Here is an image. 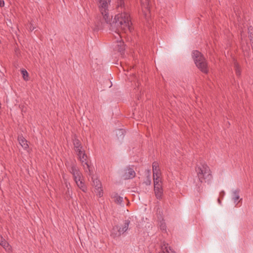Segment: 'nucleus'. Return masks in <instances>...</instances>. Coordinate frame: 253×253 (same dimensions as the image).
<instances>
[{"label": "nucleus", "instance_id": "nucleus-23", "mask_svg": "<svg viewBox=\"0 0 253 253\" xmlns=\"http://www.w3.org/2000/svg\"><path fill=\"white\" fill-rule=\"evenodd\" d=\"M166 252L164 251H163L161 252H160L159 253H170L169 251H171V253H173V252L171 250L170 247H166Z\"/></svg>", "mask_w": 253, "mask_h": 253}, {"label": "nucleus", "instance_id": "nucleus-7", "mask_svg": "<svg viewBox=\"0 0 253 253\" xmlns=\"http://www.w3.org/2000/svg\"><path fill=\"white\" fill-rule=\"evenodd\" d=\"M136 173L133 169L127 167L124 170V173L123 174V177L124 179H132L135 176Z\"/></svg>", "mask_w": 253, "mask_h": 253}, {"label": "nucleus", "instance_id": "nucleus-14", "mask_svg": "<svg viewBox=\"0 0 253 253\" xmlns=\"http://www.w3.org/2000/svg\"><path fill=\"white\" fill-rule=\"evenodd\" d=\"M74 149L78 157H81V155H84V154H85V152L83 149V146L77 147L74 148Z\"/></svg>", "mask_w": 253, "mask_h": 253}, {"label": "nucleus", "instance_id": "nucleus-17", "mask_svg": "<svg viewBox=\"0 0 253 253\" xmlns=\"http://www.w3.org/2000/svg\"><path fill=\"white\" fill-rule=\"evenodd\" d=\"M140 2L142 8H145L148 10H149V0H140Z\"/></svg>", "mask_w": 253, "mask_h": 253}, {"label": "nucleus", "instance_id": "nucleus-16", "mask_svg": "<svg viewBox=\"0 0 253 253\" xmlns=\"http://www.w3.org/2000/svg\"><path fill=\"white\" fill-rule=\"evenodd\" d=\"M234 68L236 75L239 77L241 74V70L239 64L237 62H234Z\"/></svg>", "mask_w": 253, "mask_h": 253}, {"label": "nucleus", "instance_id": "nucleus-9", "mask_svg": "<svg viewBox=\"0 0 253 253\" xmlns=\"http://www.w3.org/2000/svg\"><path fill=\"white\" fill-rule=\"evenodd\" d=\"M79 158L82 163V165L84 167V169L86 172H90V167L89 165L88 161L87 160V156L85 154L84 155H81V157H79Z\"/></svg>", "mask_w": 253, "mask_h": 253}, {"label": "nucleus", "instance_id": "nucleus-12", "mask_svg": "<svg viewBox=\"0 0 253 253\" xmlns=\"http://www.w3.org/2000/svg\"><path fill=\"white\" fill-rule=\"evenodd\" d=\"M80 180L78 179L75 181L78 187L84 192H86L87 191V188L84 184V180L83 178V176L80 178Z\"/></svg>", "mask_w": 253, "mask_h": 253}, {"label": "nucleus", "instance_id": "nucleus-8", "mask_svg": "<svg viewBox=\"0 0 253 253\" xmlns=\"http://www.w3.org/2000/svg\"><path fill=\"white\" fill-rule=\"evenodd\" d=\"M79 158L82 163V165L84 167V169L86 172H90V167L89 165L88 161L87 160V156L85 154L84 155H81V157H79Z\"/></svg>", "mask_w": 253, "mask_h": 253}, {"label": "nucleus", "instance_id": "nucleus-26", "mask_svg": "<svg viewBox=\"0 0 253 253\" xmlns=\"http://www.w3.org/2000/svg\"><path fill=\"white\" fill-rule=\"evenodd\" d=\"M98 191V195L99 197H101L103 196V190L102 189L101 187L99 189H96Z\"/></svg>", "mask_w": 253, "mask_h": 253}, {"label": "nucleus", "instance_id": "nucleus-29", "mask_svg": "<svg viewBox=\"0 0 253 253\" xmlns=\"http://www.w3.org/2000/svg\"><path fill=\"white\" fill-rule=\"evenodd\" d=\"M152 170H153V173L160 172V170L159 168L152 169Z\"/></svg>", "mask_w": 253, "mask_h": 253}, {"label": "nucleus", "instance_id": "nucleus-21", "mask_svg": "<svg viewBox=\"0 0 253 253\" xmlns=\"http://www.w3.org/2000/svg\"><path fill=\"white\" fill-rule=\"evenodd\" d=\"M21 73L23 75V79H24V80L28 81V73L27 71L26 70H23L21 71Z\"/></svg>", "mask_w": 253, "mask_h": 253}, {"label": "nucleus", "instance_id": "nucleus-19", "mask_svg": "<svg viewBox=\"0 0 253 253\" xmlns=\"http://www.w3.org/2000/svg\"><path fill=\"white\" fill-rule=\"evenodd\" d=\"M240 196H239V190H235L233 192V200L234 202V203H236L237 202V201L239 199Z\"/></svg>", "mask_w": 253, "mask_h": 253}, {"label": "nucleus", "instance_id": "nucleus-33", "mask_svg": "<svg viewBox=\"0 0 253 253\" xmlns=\"http://www.w3.org/2000/svg\"><path fill=\"white\" fill-rule=\"evenodd\" d=\"M29 29L31 31H32L34 30L35 28L34 27H32V25L31 24V26H30Z\"/></svg>", "mask_w": 253, "mask_h": 253}, {"label": "nucleus", "instance_id": "nucleus-1", "mask_svg": "<svg viewBox=\"0 0 253 253\" xmlns=\"http://www.w3.org/2000/svg\"><path fill=\"white\" fill-rule=\"evenodd\" d=\"M98 8L100 13L103 17L105 22L110 25V29L116 33L121 32L126 33L127 31L131 32L132 23L129 11H124L117 14L112 23V16L109 14L108 7L111 0H98Z\"/></svg>", "mask_w": 253, "mask_h": 253}, {"label": "nucleus", "instance_id": "nucleus-2", "mask_svg": "<svg viewBox=\"0 0 253 253\" xmlns=\"http://www.w3.org/2000/svg\"><path fill=\"white\" fill-rule=\"evenodd\" d=\"M192 57L197 68L203 73L208 74L209 70L208 63L202 53L198 50H194Z\"/></svg>", "mask_w": 253, "mask_h": 253}, {"label": "nucleus", "instance_id": "nucleus-10", "mask_svg": "<svg viewBox=\"0 0 253 253\" xmlns=\"http://www.w3.org/2000/svg\"><path fill=\"white\" fill-rule=\"evenodd\" d=\"M0 245L5 249L6 252L8 253L12 252V247L1 235H0Z\"/></svg>", "mask_w": 253, "mask_h": 253}, {"label": "nucleus", "instance_id": "nucleus-36", "mask_svg": "<svg viewBox=\"0 0 253 253\" xmlns=\"http://www.w3.org/2000/svg\"><path fill=\"white\" fill-rule=\"evenodd\" d=\"M218 202L219 204H220V203H221V200H220V199H219V198L218 199Z\"/></svg>", "mask_w": 253, "mask_h": 253}, {"label": "nucleus", "instance_id": "nucleus-30", "mask_svg": "<svg viewBox=\"0 0 253 253\" xmlns=\"http://www.w3.org/2000/svg\"><path fill=\"white\" fill-rule=\"evenodd\" d=\"M145 183L146 185H150L151 181V180L150 179L149 176H148V179Z\"/></svg>", "mask_w": 253, "mask_h": 253}, {"label": "nucleus", "instance_id": "nucleus-31", "mask_svg": "<svg viewBox=\"0 0 253 253\" xmlns=\"http://www.w3.org/2000/svg\"><path fill=\"white\" fill-rule=\"evenodd\" d=\"M249 38H250V40H251V41H252L253 42V34L251 33L250 34V35H249Z\"/></svg>", "mask_w": 253, "mask_h": 253}, {"label": "nucleus", "instance_id": "nucleus-34", "mask_svg": "<svg viewBox=\"0 0 253 253\" xmlns=\"http://www.w3.org/2000/svg\"><path fill=\"white\" fill-rule=\"evenodd\" d=\"M65 184H66V187H67V191H68V192H69V186H70V184H69V185H68L67 184V183H65Z\"/></svg>", "mask_w": 253, "mask_h": 253}, {"label": "nucleus", "instance_id": "nucleus-37", "mask_svg": "<svg viewBox=\"0 0 253 253\" xmlns=\"http://www.w3.org/2000/svg\"><path fill=\"white\" fill-rule=\"evenodd\" d=\"M165 225L163 226L162 227V228H163V229H164V228H165Z\"/></svg>", "mask_w": 253, "mask_h": 253}, {"label": "nucleus", "instance_id": "nucleus-6", "mask_svg": "<svg viewBox=\"0 0 253 253\" xmlns=\"http://www.w3.org/2000/svg\"><path fill=\"white\" fill-rule=\"evenodd\" d=\"M116 8L118 12L129 11L128 7L126 5L125 0H116Z\"/></svg>", "mask_w": 253, "mask_h": 253}, {"label": "nucleus", "instance_id": "nucleus-32", "mask_svg": "<svg viewBox=\"0 0 253 253\" xmlns=\"http://www.w3.org/2000/svg\"><path fill=\"white\" fill-rule=\"evenodd\" d=\"M4 5V2L3 0H0V6L2 7Z\"/></svg>", "mask_w": 253, "mask_h": 253}, {"label": "nucleus", "instance_id": "nucleus-25", "mask_svg": "<svg viewBox=\"0 0 253 253\" xmlns=\"http://www.w3.org/2000/svg\"><path fill=\"white\" fill-rule=\"evenodd\" d=\"M124 131L123 129H119L117 133V135L120 134V136H122V138H123L124 136Z\"/></svg>", "mask_w": 253, "mask_h": 253}, {"label": "nucleus", "instance_id": "nucleus-13", "mask_svg": "<svg viewBox=\"0 0 253 253\" xmlns=\"http://www.w3.org/2000/svg\"><path fill=\"white\" fill-rule=\"evenodd\" d=\"M154 191L155 196L157 199H161L162 198L163 195V188L159 189H156V190H154Z\"/></svg>", "mask_w": 253, "mask_h": 253}, {"label": "nucleus", "instance_id": "nucleus-35", "mask_svg": "<svg viewBox=\"0 0 253 253\" xmlns=\"http://www.w3.org/2000/svg\"><path fill=\"white\" fill-rule=\"evenodd\" d=\"M65 184H66V187H67V191H68V192H69V186H70V184H69V185H68L67 184V183H65Z\"/></svg>", "mask_w": 253, "mask_h": 253}, {"label": "nucleus", "instance_id": "nucleus-11", "mask_svg": "<svg viewBox=\"0 0 253 253\" xmlns=\"http://www.w3.org/2000/svg\"><path fill=\"white\" fill-rule=\"evenodd\" d=\"M17 140L19 144L24 150H27L29 146L27 140L23 137L22 135H19Z\"/></svg>", "mask_w": 253, "mask_h": 253}, {"label": "nucleus", "instance_id": "nucleus-4", "mask_svg": "<svg viewBox=\"0 0 253 253\" xmlns=\"http://www.w3.org/2000/svg\"><path fill=\"white\" fill-rule=\"evenodd\" d=\"M130 222V220L127 219L125 221L124 225L122 227H120L119 225L114 226L112 229L111 236L113 238L120 237L127 231Z\"/></svg>", "mask_w": 253, "mask_h": 253}, {"label": "nucleus", "instance_id": "nucleus-3", "mask_svg": "<svg viewBox=\"0 0 253 253\" xmlns=\"http://www.w3.org/2000/svg\"><path fill=\"white\" fill-rule=\"evenodd\" d=\"M195 170L201 183H203L204 180L206 182V181H209L211 179V171L207 164H204L201 166H197L195 168Z\"/></svg>", "mask_w": 253, "mask_h": 253}, {"label": "nucleus", "instance_id": "nucleus-18", "mask_svg": "<svg viewBox=\"0 0 253 253\" xmlns=\"http://www.w3.org/2000/svg\"><path fill=\"white\" fill-rule=\"evenodd\" d=\"M114 198L115 199L114 202L115 203L117 204L121 205L123 201V198L118 196L117 194H115V195L114 197Z\"/></svg>", "mask_w": 253, "mask_h": 253}, {"label": "nucleus", "instance_id": "nucleus-20", "mask_svg": "<svg viewBox=\"0 0 253 253\" xmlns=\"http://www.w3.org/2000/svg\"><path fill=\"white\" fill-rule=\"evenodd\" d=\"M93 184L96 189H99L101 187V183L100 181L97 179H96L93 181Z\"/></svg>", "mask_w": 253, "mask_h": 253}, {"label": "nucleus", "instance_id": "nucleus-27", "mask_svg": "<svg viewBox=\"0 0 253 253\" xmlns=\"http://www.w3.org/2000/svg\"><path fill=\"white\" fill-rule=\"evenodd\" d=\"M161 174V172L158 173H153V177L154 178H160Z\"/></svg>", "mask_w": 253, "mask_h": 253}, {"label": "nucleus", "instance_id": "nucleus-5", "mask_svg": "<svg viewBox=\"0 0 253 253\" xmlns=\"http://www.w3.org/2000/svg\"><path fill=\"white\" fill-rule=\"evenodd\" d=\"M68 169L69 172L73 175L74 181L77 179L80 180V178L82 177V174L76 165L71 164Z\"/></svg>", "mask_w": 253, "mask_h": 253}, {"label": "nucleus", "instance_id": "nucleus-28", "mask_svg": "<svg viewBox=\"0 0 253 253\" xmlns=\"http://www.w3.org/2000/svg\"><path fill=\"white\" fill-rule=\"evenodd\" d=\"M161 183L160 178H154V184Z\"/></svg>", "mask_w": 253, "mask_h": 253}, {"label": "nucleus", "instance_id": "nucleus-22", "mask_svg": "<svg viewBox=\"0 0 253 253\" xmlns=\"http://www.w3.org/2000/svg\"><path fill=\"white\" fill-rule=\"evenodd\" d=\"M154 190H156V189H159L162 188V182L154 184Z\"/></svg>", "mask_w": 253, "mask_h": 253}, {"label": "nucleus", "instance_id": "nucleus-24", "mask_svg": "<svg viewBox=\"0 0 253 253\" xmlns=\"http://www.w3.org/2000/svg\"><path fill=\"white\" fill-rule=\"evenodd\" d=\"M156 168H159V165L158 162H154L152 164V169H155Z\"/></svg>", "mask_w": 253, "mask_h": 253}, {"label": "nucleus", "instance_id": "nucleus-15", "mask_svg": "<svg viewBox=\"0 0 253 253\" xmlns=\"http://www.w3.org/2000/svg\"><path fill=\"white\" fill-rule=\"evenodd\" d=\"M73 141L74 148L82 146L80 141L78 139L76 135H74V138H73Z\"/></svg>", "mask_w": 253, "mask_h": 253}]
</instances>
